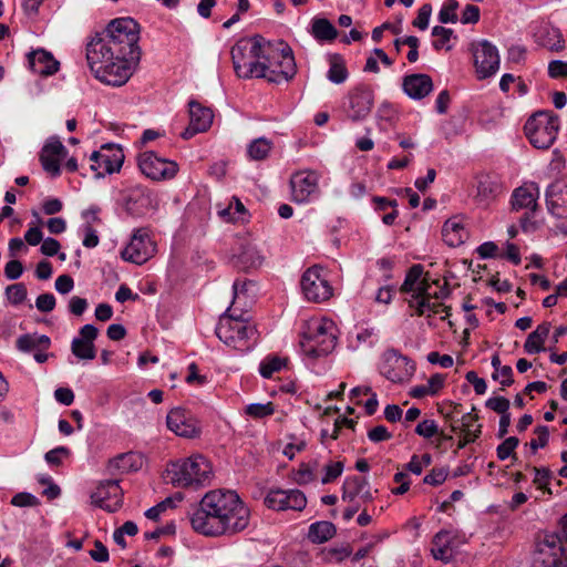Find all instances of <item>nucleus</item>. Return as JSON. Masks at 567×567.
<instances>
[{
    "mask_svg": "<svg viewBox=\"0 0 567 567\" xmlns=\"http://www.w3.org/2000/svg\"><path fill=\"white\" fill-rule=\"evenodd\" d=\"M249 516V508L235 491L214 489L200 499L190 515V525L204 536L235 535L248 526Z\"/></svg>",
    "mask_w": 567,
    "mask_h": 567,
    "instance_id": "obj_1",
    "label": "nucleus"
},
{
    "mask_svg": "<svg viewBox=\"0 0 567 567\" xmlns=\"http://www.w3.org/2000/svg\"><path fill=\"white\" fill-rule=\"evenodd\" d=\"M342 499L347 502H371L373 499V494L369 482L359 476L346 478L342 486Z\"/></svg>",
    "mask_w": 567,
    "mask_h": 567,
    "instance_id": "obj_30",
    "label": "nucleus"
},
{
    "mask_svg": "<svg viewBox=\"0 0 567 567\" xmlns=\"http://www.w3.org/2000/svg\"><path fill=\"white\" fill-rule=\"evenodd\" d=\"M218 213L227 221H246L248 217L247 209L238 197H233L228 207L220 209Z\"/></svg>",
    "mask_w": 567,
    "mask_h": 567,
    "instance_id": "obj_43",
    "label": "nucleus"
},
{
    "mask_svg": "<svg viewBox=\"0 0 567 567\" xmlns=\"http://www.w3.org/2000/svg\"><path fill=\"white\" fill-rule=\"evenodd\" d=\"M539 187L535 182L524 183L512 193L511 205L513 210L527 209L535 213L538 208Z\"/></svg>",
    "mask_w": 567,
    "mask_h": 567,
    "instance_id": "obj_27",
    "label": "nucleus"
},
{
    "mask_svg": "<svg viewBox=\"0 0 567 567\" xmlns=\"http://www.w3.org/2000/svg\"><path fill=\"white\" fill-rule=\"evenodd\" d=\"M343 472V463L338 462H329L324 466V475L321 478L322 484H328L333 482L336 478H338Z\"/></svg>",
    "mask_w": 567,
    "mask_h": 567,
    "instance_id": "obj_55",
    "label": "nucleus"
},
{
    "mask_svg": "<svg viewBox=\"0 0 567 567\" xmlns=\"http://www.w3.org/2000/svg\"><path fill=\"white\" fill-rule=\"evenodd\" d=\"M336 526L327 520L316 522L309 526L308 538L315 544H322L332 538Z\"/></svg>",
    "mask_w": 567,
    "mask_h": 567,
    "instance_id": "obj_39",
    "label": "nucleus"
},
{
    "mask_svg": "<svg viewBox=\"0 0 567 567\" xmlns=\"http://www.w3.org/2000/svg\"><path fill=\"white\" fill-rule=\"evenodd\" d=\"M432 6L430 3L423 4L419 9L417 17L413 20L412 24L420 30H425L429 27Z\"/></svg>",
    "mask_w": 567,
    "mask_h": 567,
    "instance_id": "obj_57",
    "label": "nucleus"
},
{
    "mask_svg": "<svg viewBox=\"0 0 567 567\" xmlns=\"http://www.w3.org/2000/svg\"><path fill=\"white\" fill-rule=\"evenodd\" d=\"M271 148H272V143L269 140H267L265 137H259V138L254 140L248 145L247 153H248L249 158H251L254 161H262L268 156Z\"/></svg>",
    "mask_w": 567,
    "mask_h": 567,
    "instance_id": "obj_44",
    "label": "nucleus"
},
{
    "mask_svg": "<svg viewBox=\"0 0 567 567\" xmlns=\"http://www.w3.org/2000/svg\"><path fill=\"white\" fill-rule=\"evenodd\" d=\"M137 163L141 172L152 181L172 179L178 172V165L174 161L159 157L152 151L141 153Z\"/></svg>",
    "mask_w": 567,
    "mask_h": 567,
    "instance_id": "obj_12",
    "label": "nucleus"
},
{
    "mask_svg": "<svg viewBox=\"0 0 567 567\" xmlns=\"http://www.w3.org/2000/svg\"><path fill=\"white\" fill-rule=\"evenodd\" d=\"M264 48L265 39L261 37L240 40L231 48L234 70L239 78H259Z\"/></svg>",
    "mask_w": 567,
    "mask_h": 567,
    "instance_id": "obj_5",
    "label": "nucleus"
},
{
    "mask_svg": "<svg viewBox=\"0 0 567 567\" xmlns=\"http://www.w3.org/2000/svg\"><path fill=\"white\" fill-rule=\"evenodd\" d=\"M260 68L262 70L258 79H265L275 84L289 82L297 73L292 49L284 41L276 43L265 41Z\"/></svg>",
    "mask_w": 567,
    "mask_h": 567,
    "instance_id": "obj_2",
    "label": "nucleus"
},
{
    "mask_svg": "<svg viewBox=\"0 0 567 567\" xmlns=\"http://www.w3.org/2000/svg\"><path fill=\"white\" fill-rule=\"evenodd\" d=\"M100 34L113 47L116 54L128 61L140 62L141 49L138 47L140 28L132 18L112 20Z\"/></svg>",
    "mask_w": 567,
    "mask_h": 567,
    "instance_id": "obj_4",
    "label": "nucleus"
},
{
    "mask_svg": "<svg viewBox=\"0 0 567 567\" xmlns=\"http://www.w3.org/2000/svg\"><path fill=\"white\" fill-rule=\"evenodd\" d=\"M188 113L189 124L181 134L184 140H189L198 133L206 132L214 120L213 111L197 101H189Z\"/></svg>",
    "mask_w": 567,
    "mask_h": 567,
    "instance_id": "obj_20",
    "label": "nucleus"
},
{
    "mask_svg": "<svg viewBox=\"0 0 567 567\" xmlns=\"http://www.w3.org/2000/svg\"><path fill=\"white\" fill-rule=\"evenodd\" d=\"M548 212L556 218H567V184L555 182L545 193Z\"/></svg>",
    "mask_w": 567,
    "mask_h": 567,
    "instance_id": "obj_29",
    "label": "nucleus"
},
{
    "mask_svg": "<svg viewBox=\"0 0 567 567\" xmlns=\"http://www.w3.org/2000/svg\"><path fill=\"white\" fill-rule=\"evenodd\" d=\"M431 299L432 297H423L419 300H409V306L415 309V313L417 316L427 315V317H431L440 313L441 311L445 312V317L450 316V307L437 301H432Z\"/></svg>",
    "mask_w": 567,
    "mask_h": 567,
    "instance_id": "obj_38",
    "label": "nucleus"
},
{
    "mask_svg": "<svg viewBox=\"0 0 567 567\" xmlns=\"http://www.w3.org/2000/svg\"><path fill=\"white\" fill-rule=\"evenodd\" d=\"M432 35L436 37L437 40L433 42V47L435 50L446 49L451 50V45H446V43L450 41L451 37L453 35V30L447 29L445 27L435 25L432 29Z\"/></svg>",
    "mask_w": 567,
    "mask_h": 567,
    "instance_id": "obj_49",
    "label": "nucleus"
},
{
    "mask_svg": "<svg viewBox=\"0 0 567 567\" xmlns=\"http://www.w3.org/2000/svg\"><path fill=\"white\" fill-rule=\"evenodd\" d=\"M265 504L268 508L275 511H302L307 505L306 495L296 488L292 489H271L266 498Z\"/></svg>",
    "mask_w": 567,
    "mask_h": 567,
    "instance_id": "obj_18",
    "label": "nucleus"
},
{
    "mask_svg": "<svg viewBox=\"0 0 567 567\" xmlns=\"http://www.w3.org/2000/svg\"><path fill=\"white\" fill-rule=\"evenodd\" d=\"M423 266L420 264L413 265L406 272L405 279L400 287V291L409 293L414 290L419 281L422 279Z\"/></svg>",
    "mask_w": 567,
    "mask_h": 567,
    "instance_id": "obj_45",
    "label": "nucleus"
},
{
    "mask_svg": "<svg viewBox=\"0 0 567 567\" xmlns=\"http://www.w3.org/2000/svg\"><path fill=\"white\" fill-rule=\"evenodd\" d=\"M156 252V245L151 239L150 230L141 227L134 230L130 243L121 251V257L127 262L143 265Z\"/></svg>",
    "mask_w": 567,
    "mask_h": 567,
    "instance_id": "obj_11",
    "label": "nucleus"
},
{
    "mask_svg": "<svg viewBox=\"0 0 567 567\" xmlns=\"http://www.w3.org/2000/svg\"><path fill=\"white\" fill-rule=\"evenodd\" d=\"M141 466L142 458L134 453L120 454L109 462V470L111 472L117 471L120 473H128L132 471H137Z\"/></svg>",
    "mask_w": 567,
    "mask_h": 567,
    "instance_id": "obj_37",
    "label": "nucleus"
},
{
    "mask_svg": "<svg viewBox=\"0 0 567 567\" xmlns=\"http://www.w3.org/2000/svg\"><path fill=\"white\" fill-rule=\"evenodd\" d=\"M51 344V340L45 334H22L17 339V348L22 352H29L34 349H48Z\"/></svg>",
    "mask_w": 567,
    "mask_h": 567,
    "instance_id": "obj_40",
    "label": "nucleus"
},
{
    "mask_svg": "<svg viewBox=\"0 0 567 567\" xmlns=\"http://www.w3.org/2000/svg\"><path fill=\"white\" fill-rule=\"evenodd\" d=\"M6 296L12 305L17 306L27 299L28 291L24 284H13L6 288Z\"/></svg>",
    "mask_w": 567,
    "mask_h": 567,
    "instance_id": "obj_51",
    "label": "nucleus"
},
{
    "mask_svg": "<svg viewBox=\"0 0 567 567\" xmlns=\"http://www.w3.org/2000/svg\"><path fill=\"white\" fill-rule=\"evenodd\" d=\"M401 43H406V45L410 47V51L408 53V60L409 62H416L417 59H419V51H417V48H419V39L414 35H408L403 39H396L394 41V45L396 48V50L399 51L400 50V47H401Z\"/></svg>",
    "mask_w": 567,
    "mask_h": 567,
    "instance_id": "obj_52",
    "label": "nucleus"
},
{
    "mask_svg": "<svg viewBox=\"0 0 567 567\" xmlns=\"http://www.w3.org/2000/svg\"><path fill=\"white\" fill-rule=\"evenodd\" d=\"M167 482L176 487H200L210 483L213 467L203 455L171 462L165 471Z\"/></svg>",
    "mask_w": 567,
    "mask_h": 567,
    "instance_id": "obj_3",
    "label": "nucleus"
},
{
    "mask_svg": "<svg viewBox=\"0 0 567 567\" xmlns=\"http://www.w3.org/2000/svg\"><path fill=\"white\" fill-rule=\"evenodd\" d=\"M478 416L473 413H465L457 423L451 424L452 432L461 431L463 435H471L473 432H475L477 424Z\"/></svg>",
    "mask_w": 567,
    "mask_h": 567,
    "instance_id": "obj_46",
    "label": "nucleus"
},
{
    "mask_svg": "<svg viewBox=\"0 0 567 567\" xmlns=\"http://www.w3.org/2000/svg\"><path fill=\"white\" fill-rule=\"evenodd\" d=\"M11 504L17 507H33L39 504V499L30 493L22 492L12 497Z\"/></svg>",
    "mask_w": 567,
    "mask_h": 567,
    "instance_id": "obj_58",
    "label": "nucleus"
},
{
    "mask_svg": "<svg viewBox=\"0 0 567 567\" xmlns=\"http://www.w3.org/2000/svg\"><path fill=\"white\" fill-rule=\"evenodd\" d=\"M91 501L95 506L114 513L122 506L123 491L117 481H105L91 494Z\"/></svg>",
    "mask_w": 567,
    "mask_h": 567,
    "instance_id": "obj_19",
    "label": "nucleus"
},
{
    "mask_svg": "<svg viewBox=\"0 0 567 567\" xmlns=\"http://www.w3.org/2000/svg\"><path fill=\"white\" fill-rule=\"evenodd\" d=\"M535 472V478L534 483L538 486L540 489H545L548 493H550V489L547 487L551 473L548 468H538L534 467Z\"/></svg>",
    "mask_w": 567,
    "mask_h": 567,
    "instance_id": "obj_61",
    "label": "nucleus"
},
{
    "mask_svg": "<svg viewBox=\"0 0 567 567\" xmlns=\"http://www.w3.org/2000/svg\"><path fill=\"white\" fill-rule=\"evenodd\" d=\"M486 408L493 410L494 412L498 414H505L508 413L509 409V400H507L504 396H494L489 398L486 403Z\"/></svg>",
    "mask_w": 567,
    "mask_h": 567,
    "instance_id": "obj_59",
    "label": "nucleus"
},
{
    "mask_svg": "<svg viewBox=\"0 0 567 567\" xmlns=\"http://www.w3.org/2000/svg\"><path fill=\"white\" fill-rule=\"evenodd\" d=\"M474 66L480 80L494 75L499 69V54L495 45L482 40L472 45Z\"/></svg>",
    "mask_w": 567,
    "mask_h": 567,
    "instance_id": "obj_14",
    "label": "nucleus"
},
{
    "mask_svg": "<svg viewBox=\"0 0 567 567\" xmlns=\"http://www.w3.org/2000/svg\"><path fill=\"white\" fill-rule=\"evenodd\" d=\"M535 433L537 434V439H533L529 442V447L533 453H536L538 449H543L547 445L549 440V431L545 425H539L535 429Z\"/></svg>",
    "mask_w": 567,
    "mask_h": 567,
    "instance_id": "obj_54",
    "label": "nucleus"
},
{
    "mask_svg": "<svg viewBox=\"0 0 567 567\" xmlns=\"http://www.w3.org/2000/svg\"><path fill=\"white\" fill-rule=\"evenodd\" d=\"M166 423L168 429L178 436L195 437L199 434L197 420L183 408L172 409L167 414Z\"/></svg>",
    "mask_w": 567,
    "mask_h": 567,
    "instance_id": "obj_21",
    "label": "nucleus"
},
{
    "mask_svg": "<svg viewBox=\"0 0 567 567\" xmlns=\"http://www.w3.org/2000/svg\"><path fill=\"white\" fill-rule=\"evenodd\" d=\"M35 307L41 312H50L55 307V297L52 293H42L37 298Z\"/></svg>",
    "mask_w": 567,
    "mask_h": 567,
    "instance_id": "obj_60",
    "label": "nucleus"
},
{
    "mask_svg": "<svg viewBox=\"0 0 567 567\" xmlns=\"http://www.w3.org/2000/svg\"><path fill=\"white\" fill-rule=\"evenodd\" d=\"M334 327L330 320H312L300 340L302 353L310 359L328 355L336 347Z\"/></svg>",
    "mask_w": 567,
    "mask_h": 567,
    "instance_id": "obj_6",
    "label": "nucleus"
},
{
    "mask_svg": "<svg viewBox=\"0 0 567 567\" xmlns=\"http://www.w3.org/2000/svg\"><path fill=\"white\" fill-rule=\"evenodd\" d=\"M447 477V471L444 468H434L425 475L423 482L429 485L437 486L445 482Z\"/></svg>",
    "mask_w": 567,
    "mask_h": 567,
    "instance_id": "obj_62",
    "label": "nucleus"
},
{
    "mask_svg": "<svg viewBox=\"0 0 567 567\" xmlns=\"http://www.w3.org/2000/svg\"><path fill=\"white\" fill-rule=\"evenodd\" d=\"M535 41L538 45L554 52L565 49V39L560 30L550 24H542L534 32Z\"/></svg>",
    "mask_w": 567,
    "mask_h": 567,
    "instance_id": "obj_32",
    "label": "nucleus"
},
{
    "mask_svg": "<svg viewBox=\"0 0 567 567\" xmlns=\"http://www.w3.org/2000/svg\"><path fill=\"white\" fill-rule=\"evenodd\" d=\"M329 65L330 68L327 73L328 80L334 84L344 83L349 76V72L343 58L339 54L330 55Z\"/></svg>",
    "mask_w": 567,
    "mask_h": 567,
    "instance_id": "obj_41",
    "label": "nucleus"
},
{
    "mask_svg": "<svg viewBox=\"0 0 567 567\" xmlns=\"http://www.w3.org/2000/svg\"><path fill=\"white\" fill-rule=\"evenodd\" d=\"M559 116L549 111H538L525 123L524 131L530 144L540 150L549 148L556 141Z\"/></svg>",
    "mask_w": 567,
    "mask_h": 567,
    "instance_id": "obj_8",
    "label": "nucleus"
},
{
    "mask_svg": "<svg viewBox=\"0 0 567 567\" xmlns=\"http://www.w3.org/2000/svg\"><path fill=\"white\" fill-rule=\"evenodd\" d=\"M300 286L308 301L322 302L333 295V288L319 266H312L303 272Z\"/></svg>",
    "mask_w": 567,
    "mask_h": 567,
    "instance_id": "obj_10",
    "label": "nucleus"
},
{
    "mask_svg": "<svg viewBox=\"0 0 567 567\" xmlns=\"http://www.w3.org/2000/svg\"><path fill=\"white\" fill-rule=\"evenodd\" d=\"M503 186L495 175H481L477 178L475 200L482 207L489 206L502 194Z\"/></svg>",
    "mask_w": 567,
    "mask_h": 567,
    "instance_id": "obj_28",
    "label": "nucleus"
},
{
    "mask_svg": "<svg viewBox=\"0 0 567 567\" xmlns=\"http://www.w3.org/2000/svg\"><path fill=\"white\" fill-rule=\"evenodd\" d=\"M311 33L319 41H333L338 35L334 25L326 18L312 20Z\"/></svg>",
    "mask_w": 567,
    "mask_h": 567,
    "instance_id": "obj_42",
    "label": "nucleus"
},
{
    "mask_svg": "<svg viewBox=\"0 0 567 567\" xmlns=\"http://www.w3.org/2000/svg\"><path fill=\"white\" fill-rule=\"evenodd\" d=\"M90 159L92 162L91 168L95 172L96 177H103L106 174L120 171L124 154L120 146L105 144L100 151H94Z\"/></svg>",
    "mask_w": 567,
    "mask_h": 567,
    "instance_id": "obj_15",
    "label": "nucleus"
},
{
    "mask_svg": "<svg viewBox=\"0 0 567 567\" xmlns=\"http://www.w3.org/2000/svg\"><path fill=\"white\" fill-rule=\"evenodd\" d=\"M402 89L409 97L422 100L433 91V81L424 73L410 74L403 78Z\"/></svg>",
    "mask_w": 567,
    "mask_h": 567,
    "instance_id": "obj_31",
    "label": "nucleus"
},
{
    "mask_svg": "<svg viewBox=\"0 0 567 567\" xmlns=\"http://www.w3.org/2000/svg\"><path fill=\"white\" fill-rule=\"evenodd\" d=\"M257 329L249 320H240L235 317L220 316L216 327V336L227 347L238 351H247L251 348V341L256 340Z\"/></svg>",
    "mask_w": 567,
    "mask_h": 567,
    "instance_id": "obj_7",
    "label": "nucleus"
},
{
    "mask_svg": "<svg viewBox=\"0 0 567 567\" xmlns=\"http://www.w3.org/2000/svg\"><path fill=\"white\" fill-rule=\"evenodd\" d=\"M453 535L451 530L442 529L432 539L431 553L436 560L450 563L453 558Z\"/></svg>",
    "mask_w": 567,
    "mask_h": 567,
    "instance_id": "obj_34",
    "label": "nucleus"
},
{
    "mask_svg": "<svg viewBox=\"0 0 567 567\" xmlns=\"http://www.w3.org/2000/svg\"><path fill=\"white\" fill-rule=\"evenodd\" d=\"M368 437L371 442L379 443L390 440L392 434L384 425H378L368 432Z\"/></svg>",
    "mask_w": 567,
    "mask_h": 567,
    "instance_id": "obj_64",
    "label": "nucleus"
},
{
    "mask_svg": "<svg viewBox=\"0 0 567 567\" xmlns=\"http://www.w3.org/2000/svg\"><path fill=\"white\" fill-rule=\"evenodd\" d=\"M415 371V367L408 357L400 354L396 350L390 349L383 354L381 373L392 382H404Z\"/></svg>",
    "mask_w": 567,
    "mask_h": 567,
    "instance_id": "obj_17",
    "label": "nucleus"
},
{
    "mask_svg": "<svg viewBox=\"0 0 567 567\" xmlns=\"http://www.w3.org/2000/svg\"><path fill=\"white\" fill-rule=\"evenodd\" d=\"M286 360L279 357H268L261 361L259 365V372L264 378H271L277 371H280L285 367Z\"/></svg>",
    "mask_w": 567,
    "mask_h": 567,
    "instance_id": "obj_47",
    "label": "nucleus"
},
{
    "mask_svg": "<svg viewBox=\"0 0 567 567\" xmlns=\"http://www.w3.org/2000/svg\"><path fill=\"white\" fill-rule=\"evenodd\" d=\"M275 413V406L271 402L251 403L246 406V414L254 419H262Z\"/></svg>",
    "mask_w": 567,
    "mask_h": 567,
    "instance_id": "obj_48",
    "label": "nucleus"
},
{
    "mask_svg": "<svg viewBox=\"0 0 567 567\" xmlns=\"http://www.w3.org/2000/svg\"><path fill=\"white\" fill-rule=\"evenodd\" d=\"M532 567H567V553L559 535L556 533L537 535Z\"/></svg>",
    "mask_w": 567,
    "mask_h": 567,
    "instance_id": "obj_9",
    "label": "nucleus"
},
{
    "mask_svg": "<svg viewBox=\"0 0 567 567\" xmlns=\"http://www.w3.org/2000/svg\"><path fill=\"white\" fill-rule=\"evenodd\" d=\"M458 2L456 0H446L439 12L441 23H455L457 21L456 10Z\"/></svg>",
    "mask_w": 567,
    "mask_h": 567,
    "instance_id": "obj_50",
    "label": "nucleus"
},
{
    "mask_svg": "<svg viewBox=\"0 0 567 567\" xmlns=\"http://www.w3.org/2000/svg\"><path fill=\"white\" fill-rule=\"evenodd\" d=\"M28 62L30 69L34 73L44 76L52 75L58 72L60 65L59 61H56L50 52L43 49L30 52L28 54Z\"/></svg>",
    "mask_w": 567,
    "mask_h": 567,
    "instance_id": "obj_33",
    "label": "nucleus"
},
{
    "mask_svg": "<svg viewBox=\"0 0 567 567\" xmlns=\"http://www.w3.org/2000/svg\"><path fill=\"white\" fill-rule=\"evenodd\" d=\"M549 331V322H543L542 324H539L536 328V330L528 334L524 343V350L529 354H535L544 351V342L547 339Z\"/></svg>",
    "mask_w": 567,
    "mask_h": 567,
    "instance_id": "obj_36",
    "label": "nucleus"
},
{
    "mask_svg": "<svg viewBox=\"0 0 567 567\" xmlns=\"http://www.w3.org/2000/svg\"><path fill=\"white\" fill-rule=\"evenodd\" d=\"M66 153L68 151L60 140L55 137L50 138L40 154L43 169L53 177L59 176L61 173L60 162Z\"/></svg>",
    "mask_w": 567,
    "mask_h": 567,
    "instance_id": "obj_26",
    "label": "nucleus"
},
{
    "mask_svg": "<svg viewBox=\"0 0 567 567\" xmlns=\"http://www.w3.org/2000/svg\"><path fill=\"white\" fill-rule=\"evenodd\" d=\"M442 237L450 247H457L467 238V231L458 219L451 218L442 227Z\"/></svg>",
    "mask_w": 567,
    "mask_h": 567,
    "instance_id": "obj_35",
    "label": "nucleus"
},
{
    "mask_svg": "<svg viewBox=\"0 0 567 567\" xmlns=\"http://www.w3.org/2000/svg\"><path fill=\"white\" fill-rule=\"evenodd\" d=\"M415 433L424 439H431L439 434V427L434 420H423L416 425Z\"/></svg>",
    "mask_w": 567,
    "mask_h": 567,
    "instance_id": "obj_56",
    "label": "nucleus"
},
{
    "mask_svg": "<svg viewBox=\"0 0 567 567\" xmlns=\"http://www.w3.org/2000/svg\"><path fill=\"white\" fill-rule=\"evenodd\" d=\"M347 100L348 118L352 122H360L371 113L374 105V92L370 85L359 83L348 92Z\"/></svg>",
    "mask_w": 567,
    "mask_h": 567,
    "instance_id": "obj_13",
    "label": "nucleus"
},
{
    "mask_svg": "<svg viewBox=\"0 0 567 567\" xmlns=\"http://www.w3.org/2000/svg\"><path fill=\"white\" fill-rule=\"evenodd\" d=\"M265 260L258 247L248 240H241L233 254L231 262L234 267L243 271L259 268Z\"/></svg>",
    "mask_w": 567,
    "mask_h": 567,
    "instance_id": "obj_23",
    "label": "nucleus"
},
{
    "mask_svg": "<svg viewBox=\"0 0 567 567\" xmlns=\"http://www.w3.org/2000/svg\"><path fill=\"white\" fill-rule=\"evenodd\" d=\"M319 176L316 172L303 171L292 175L290 185L296 203H306L318 193Z\"/></svg>",
    "mask_w": 567,
    "mask_h": 567,
    "instance_id": "obj_24",
    "label": "nucleus"
},
{
    "mask_svg": "<svg viewBox=\"0 0 567 567\" xmlns=\"http://www.w3.org/2000/svg\"><path fill=\"white\" fill-rule=\"evenodd\" d=\"M114 59L122 58L114 52L113 47L100 33H96L86 44V60L93 74H104L102 68Z\"/></svg>",
    "mask_w": 567,
    "mask_h": 567,
    "instance_id": "obj_16",
    "label": "nucleus"
},
{
    "mask_svg": "<svg viewBox=\"0 0 567 567\" xmlns=\"http://www.w3.org/2000/svg\"><path fill=\"white\" fill-rule=\"evenodd\" d=\"M137 63L128 61V58L114 59L110 64L102 68L104 74H94V76L107 85L121 86L128 81L132 75V66Z\"/></svg>",
    "mask_w": 567,
    "mask_h": 567,
    "instance_id": "obj_22",
    "label": "nucleus"
},
{
    "mask_svg": "<svg viewBox=\"0 0 567 567\" xmlns=\"http://www.w3.org/2000/svg\"><path fill=\"white\" fill-rule=\"evenodd\" d=\"M79 337L74 338L71 343L72 353L81 360H93L96 357L94 340L99 334V330L93 324H84L79 332Z\"/></svg>",
    "mask_w": 567,
    "mask_h": 567,
    "instance_id": "obj_25",
    "label": "nucleus"
},
{
    "mask_svg": "<svg viewBox=\"0 0 567 567\" xmlns=\"http://www.w3.org/2000/svg\"><path fill=\"white\" fill-rule=\"evenodd\" d=\"M519 440L515 436L507 437L496 449L497 457L501 461L508 458L514 454L515 449L518 446Z\"/></svg>",
    "mask_w": 567,
    "mask_h": 567,
    "instance_id": "obj_53",
    "label": "nucleus"
},
{
    "mask_svg": "<svg viewBox=\"0 0 567 567\" xmlns=\"http://www.w3.org/2000/svg\"><path fill=\"white\" fill-rule=\"evenodd\" d=\"M548 74L553 79L567 76V62L561 60H554L548 64Z\"/></svg>",
    "mask_w": 567,
    "mask_h": 567,
    "instance_id": "obj_63",
    "label": "nucleus"
}]
</instances>
